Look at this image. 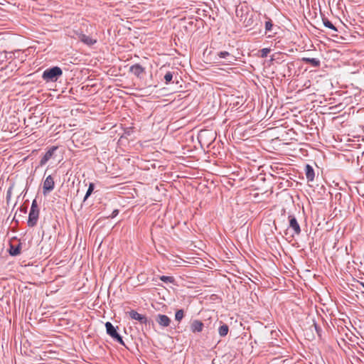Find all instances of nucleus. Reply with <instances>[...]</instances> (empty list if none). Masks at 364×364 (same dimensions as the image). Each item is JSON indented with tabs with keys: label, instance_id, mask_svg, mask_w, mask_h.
<instances>
[{
	"label": "nucleus",
	"instance_id": "f257e3e1",
	"mask_svg": "<svg viewBox=\"0 0 364 364\" xmlns=\"http://www.w3.org/2000/svg\"><path fill=\"white\" fill-rule=\"evenodd\" d=\"M63 75V70L58 66H54L45 70L42 74V78L46 82H56Z\"/></svg>",
	"mask_w": 364,
	"mask_h": 364
},
{
	"label": "nucleus",
	"instance_id": "f03ea898",
	"mask_svg": "<svg viewBox=\"0 0 364 364\" xmlns=\"http://www.w3.org/2000/svg\"><path fill=\"white\" fill-rule=\"evenodd\" d=\"M39 217V208L36 199L32 201L31 210L28 214V225L34 227L36 225Z\"/></svg>",
	"mask_w": 364,
	"mask_h": 364
},
{
	"label": "nucleus",
	"instance_id": "7ed1b4c3",
	"mask_svg": "<svg viewBox=\"0 0 364 364\" xmlns=\"http://www.w3.org/2000/svg\"><path fill=\"white\" fill-rule=\"evenodd\" d=\"M8 252L10 256L16 257L21 253L23 248V243L16 237L10 240L9 245Z\"/></svg>",
	"mask_w": 364,
	"mask_h": 364
},
{
	"label": "nucleus",
	"instance_id": "20e7f679",
	"mask_svg": "<svg viewBox=\"0 0 364 364\" xmlns=\"http://www.w3.org/2000/svg\"><path fill=\"white\" fill-rule=\"evenodd\" d=\"M106 332L107 333L114 341L120 344L125 346L122 337L118 333L116 328L112 325V323L107 321L105 323Z\"/></svg>",
	"mask_w": 364,
	"mask_h": 364
},
{
	"label": "nucleus",
	"instance_id": "39448f33",
	"mask_svg": "<svg viewBox=\"0 0 364 364\" xmlns=\"http://www.w3.org/2000/svg\"><path fill=\"white\" fill-rule=\"evenodd\" d=\"M55 187V181L54 178L52 176H48L43 181V193L44 196H46L50 191L54 189Z\"/></svg>",
	"mask_w": 364,
	"mask_h": 364
},
{
	"label": "nucleus",
	"instance_id": "423d86ee",
	"mask_svg": "<svg viewBox=\"0 0 364 364\" xmlns=\"http://www.w3.org/2000/svg\"><path fill=\"white\" fill-rule=\"evenodd\" d=\"M155 321L163 328L169 326L171 323V320L168 316L160 314L155 316Z\"/></svg>",
	"mask_w": 364,
	"mask_h": 364
},
{
	"label": "nucleus",
	"instance_id": "0eeeda50",
	"mask_svg": "<svg viewBox=\"0 0 364 364\" xmlns=\"http://www.w3.org/2000/svg\"><path fill=\"white\" fill-rule=\"evenodd\" d=\"M128 314L132 319L136 320L141 324H147L150 323V321L146 318V316L139 314L135 310H131Z\"/></svg>",
	"mask_w": 364,
	"mask_h": 364
},
{
	"label": "nucleus",
	"instance_id": "6e6552de",
	"mask_svg": "<svg viewBox=\"0 0 364 364\" xmlns=\"http://www.w3.org/2000/svg\"><path fill=\"white\" fill-rule=\"evenodd\" d=\"M288 218L289 223V227L293 230L295 235H299L301 230L296 218L292 215H289Z\"/></svg>",
	"mask_w": 364,
	"mask_h": 364
},
{
	"label": "nucleus",
	"instance_id": "1a4fd4ad",
	"mask_svg": "<svg viewBox=\"0 0 364 364\" xmlns=\"http://www.w3.org/2000/svg\"><path fill=\"white\" fill-rule=\"evenodd\" d=\"M58 149V146L50 147L43 155L40 161V166H44L53 156L55 151Z\"/></svg>",
	"mask_w": 364,
	"mask_h": 364
},
{
	"label": "nucleus",
	"instance_id": "9d476101",
	"mask_svg": "<svg viewBox=\"0 0 364 364\" xmlns=\"http://www.w3.org/2000/svg\"><path fill=\"white\" fill-rule=\"evenodd\" d=\"M75 34L81 42L87 46H92L97 42L96 40L92 39L91 37L82 33V32L76 31Z\"/></svg>",
	"mask_w": 364,
	"mask_h": 364
},
{
	"label": "nucleus",
	"instance_id": "9b49d317",
	"mask_svg": "<svg viewBox=\"0 0 364 364\" xmlns=\"http://www.w3.org/2000/svg\"><path fill=\"white\" fill-rule=\"evenodd\" d=\"M129 72L138 78H141V75L145 73V68L140 64L136 63L129 68Z\"/></svg>",
	"mask_w": 364,
	"mask_h": 364
},
{
	"label": "nucleus",
	"instance_id": "f8f14e48",
	"mask_svg": "<svg viewBox=\"0 0 364 364\" xmlns=\"http://www.w3.org/2000/svg\"><path fill=\"white\" fill-rule=\"evenodd\" d=\"M204 324L203 323L198 319H195L191 321L190 328L193 333H200L203 331Z\"/></svg>",
	"mask_w": 364,
	"mask_h": 364
},
{
	"label": "nucleus",
	"instance_id": "ddd939ff",
	"mask_svg": "<svg viewBox=\"0 0 364 364\" xmlns=\"http://www.w3.org/2000/svg\"><path fill=\"white\" fill-rule=\"evenodd\" d=\"M305 174L306 177L308 181H313L315 176V173L313 167L309 165L306 164L305 166Z\"/></svg>",
	"mask_w": 364,
	"mask_h": 364
},
{
	"label": "nucleus",
	"instance_id": "4468645a",
	"mask_svg": "<svg viewBox=\"0 0 364 364\" xmlns=\"http://www.w3.org/2000/svg\"><path fill=\"white\" fill-rule=\"evenodd\" d=\"M301 60L305 63L310 64L314 68H319L321 65V61L318 58H302Z\"/></svg>",
	"mask_w": 364,
	"mask_h": 364
},
{
	"label": "nucleus",
	"instance_id": "2eb2a0df",
	"mask_svg": "<svg viewBox=\"0 0 364 364\" xmlns=\"http://www.w3.org/2000/svg\"><path fill=\"white\" fill-rule=\"evenodd\" d=\"M218 55L220 58H225L228 64L232 63L235 60V57L228 51H220L218 53Z\"/></svg>",
	"mask_w": 364,
	"mask_h": 364
},
{
	"label": "nucleus",
	"instance_id": "dca6fc26",
	"mask_svg": "<svg viewBox=\"0 0 364 364\" xmlns=\"http://www.w3.org/2000/svg\"><path fill=\"white\" fill-rule=\"evenodd\" d=\"M322 20H323V23L326 27H327L334 31H338L337 28L327 18H323Z\"/></svg>",
	"mask_w": 364,
	"mask_h": 364
},
{
	"label": "nucleus",
	"instance_id": "f3484780",
	"mask_svg": "<svg viewBox=\"0 0 364 364\" xmlns=\"http://www.w3.org/2000/svg\"><path fill=\"white\" fill-rule=\"evenodd\" d=\"M228 331H229L228 326L226 324H223L221 326H220V328L218 329V333L220 336L223 337L228 334Z\"/></svg>",
	"mask_w": 364,
	"mask_h": 364
},
{
	"label": "nucleus",
	"instance_id": "a211bd4d",
	"mask_svg": "<svg viewBox=\"0 0 364 364\" xmlns=\"http://www.w3.org/2000/svg\"><path fill=\"white\" fill-rule=\"evenodd\" d=\"M184 317V311L183 309L177 310L175 313L176 321L180 322Z\"/></svg>",
	"mask_w": 364,
	"mask_h": 364
},
{
	"label": "nucleus",
	"instance_id": "6ab92c4d",
	"mask_svg": "<svg viewBox=\"0 0 364 364\" xmlns=\"http://www.w3.org/2000/svg\"><path fill=\"white\" fill-rule=\"evenodd\" d=\"M94 188H95V184L93 183H90L89 184V187L86 192V194L84 197V199H83L84 201H85L87 199V198L92 194V193L94 191Z\"/></svg>",
	"mask_w": 364,
	"mask_h": 364
},
{
	"label": "nucleus",
	"instance_id": "aec40b11",
	"mask_svg": "<svg viewBox=\"0 0 364 364\" xmlns=\"http://www.w3.org/2000/svg\"><path fill=\"white\" fill-rule=\"evenodd\" d=\"M160 280L165 283L173 284L175 282V279L170 276H161L160 277Z\"/></svg>",
	"mask_w": 364,
	"mask_h": 364
},
{
	"label": "nucleus",
	"instance_id": "412c9836",
	"mask_svg": "<svg viewBox=\"0 0 364 364\" xmlns=\"http://www.w3.org/2000/svg\"><path fill=\"white\" fill-rule=\"evenodd\" d=\"M164 80H165V83H166V85H168V83H170V82H171V81L172 80V79H173V73H172V72H171V71H168V72L165 74V75H164Z\"/></svg>",
	"mask_w": 364,
	"mask_h": 364
},
{
	"label": "nucleus",
	"instance_id": "4be33fe9",
	"mask_svg": "<svg viewBox=\"0 0 364 364\" xmlns=\"http://www.w3.org/2000/svg\"><path fill=\"white\" fill-rule=\"evenodd\" d=\"M6 55H9V58H13L12 53H8L6 51L0 52V61L6 60Z\"/></svg>",
	"mask_w": 364,
	"mask_h": 364
},
{
	"label": "nucleus",
	"instance_id": "5701e85b",
	"mask_svg": "<svg viewBox=\"0 0 364 364\" xmlns=\"http://www.w3.org/2000/svg\"><path fill=\"white\" fill-rule=\"evenodd\" d=\"M273 28V23L270 18H268V20L265 22V31L266 32H270L272 31Z\"/></svg>",
	"mask_w": 364,
	"mask_h": 364
},
{
	"label": "nucleus",
	"instance_id": "b1692460",
	"mask_svg": "<svg viewBox=\"0 0 364 364\" xmlns=\"http://www.w3.org/2000/svg\"><path fill=\"white\" fill-rule=\"evenodd\" d=\"M270 48H262L261 50H260V53H261V57L262 58H265L267 56V55L270 52Z\"/></svg>",
	"mask_w": 364,
	"mask_h": 364
},
{
	"label": "nucleus",
	"instance_id": "393cba45",
	"mask_svg": "<svg viewBox=\"0 0 364 364\" xmlns=\"http://www.w3.org/2000/svg\"><path fill=\"white\" fill-rule=\"evenodd\" d=\"M312 326L314 328L315 331H316L318 336L321 337V333L322 331L321 327L315 322H314Z\"/></svg>",
	"mask_w": 364,
	"mask_h": 364
},
{
	"label": "nucleus",
	"instance_id": "a878e982",
	"mask_svg": "<svg viewBox=\"0 0 364 364\" xmlns=\"http://www.w3.org/2000/svg\"><path fill=\"white\" fill-rule=\"evenodd\" d=\"M137 278H138V280L139 282H141V283H144L147 280V278L146 277V275H144V274H139Z\"/></svg>",
	"mask_w": 364,
	"mask_h": 364
},
{
	"label": "nucleus",
	"instance_id": "bb28decb",
	"mask_svg": "<svg viewBox=\"0 0 364 364\" xmlns=\"http://www.w3.org/2000/svg\"><path fill=\"white\" fill-rule=\"evenodd\" d=\"M11 191H12V187H9V188L8 189V191L6 192V200H10V198H11Z\"/></svg>",
	"mask_w": 364,
	"mask_h": 364
},
{
	"label": "nucleus",
	"instance_id": "cd10ccee",
	"mask_svg": "<svg viewBox=\"0 0 364 364\" xmlns=\"http://www.w3.org/2000/svg\"><path fill=\"white\" fill-rule=\"evenodd\" d=\"M119 214V210L115 209L112 211V214L109 216L111 218H115Z\"/></svg>",
	"mask_w": 364,
	"mask_h": 364
},
{
	"label": "nucleus",
	"instance_id": "c85d7f7f",
	"mask_svg": "<svg viewBox=\"0 0 364 364\" xmlns=\"http://www.w3.org/2000/svg\"><path fill=\"white\" fill-rule=\"evenodd\" d=\"M245 26H251L252 23V20L251 18H250L248 20H245Z\"/></svg>",
	"mask_w": 364,
	"mask_h": 364
},
{
	"label": "nucleus",
	"instance_id": "c756f323",
	"mask_svg": "<svg viewBox=\"0 0 364 364\" xmlns=\"http://www.w3.org/2000/svg\"><path fill=\"white\" fill-rule=\"evenodd\" d=\"M21 210L23 211L24 213H26V208H21Z\"/></svg>",
	"mask_w": 364,
	"mask_h": 364
},
{
	"label": "nucleus",
	"instance_id": "7c9ffc66",
	"mask_svg": "<svg viewBox=\"0 0 364 364\" xmlns=\"http://www.w3.org/2000/svg\"><path fill=\"white\" fill-rule=\"evenodd\" d=\"M360 285L364 288V282H360Z\"/></svg>",
	"mask_w": 364,
	"mask_h": 364
},
{
	"label": "nucleus",
	"instance_id": "2f4dec72",
	"mask_svg": "<svg viewBox=\"0 0 364 364\" xmlns=\"http://www.w3.org/2000/svg\"><path fill=\"white\" fill-rule=\"evenodd\" d=\"M9 59H10L9 58V55H6V60H9Z\"/></svg>",
	"mask_w": 364,
	"mask_h": 364
}]
</instances>
